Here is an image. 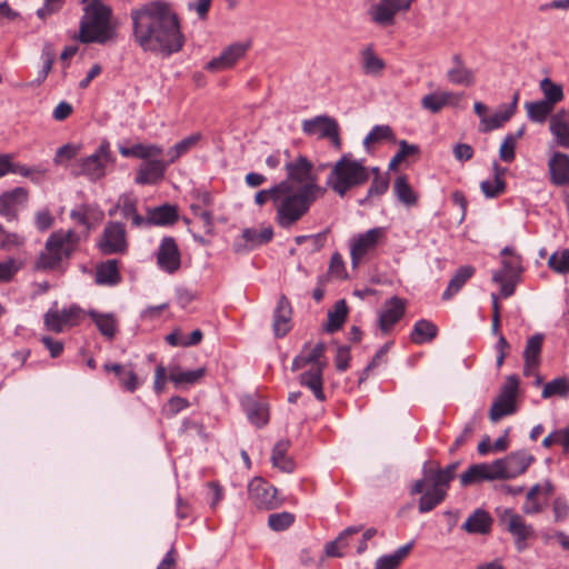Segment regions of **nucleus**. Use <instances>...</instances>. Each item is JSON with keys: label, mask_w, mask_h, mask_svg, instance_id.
<instances>
[{"label": "nucleus", "mask_w": 569, "mask_h": 569, "mask_svg": "<svg viewBox=\"0 0 569 569\" xmlns=\"http://www.w3.org/2000/svg\"><path fill=\"white\" fill-rule=\"evenodd\" d=\"M362 527H349L345 529L336 540L326 545V555L328 557H343V550L349 546V538L360 532Z\"/></svg>", "instance_id": "obj_42"}, {"label": "nucleus", "mask_w": 569, "mask_h": 569, "mask_svg": "<svg viewBox=\"0 0 569 569\" xmlns=\"http://www.w3.org/2000/svg\"><path fill=\"white\" fill-rule=\"evenodd\" d=\"M273 237V230L271 227L257 229H244L242 232V239L244 240V248L253 249L260 244L271 241Z\"/></svg>", "instance_id": "obj_49"}, {"label": "nucleus", "mask_w": 569, "mask_h": 569, "mask_svg": "<svg viewBox=\"0 0 569 569\" xmlns=\"http://www.w3.org/2000/svg\"><path fill=\"white\" fill-rule=\"evenodd\" d=\"M460 98L459 94L451 91H435L426 94L421 99V106L431 113H438L445 107L456 106L460 101Z\"/></svg>", "instance_id": "obj_29"}, {"label": "nucleus", "mask_w": 569, "mask_h": 569, "mask_svg": "<svg viewBox=\"0 0 569 569\" xmlns=\"http://www.w3.org/2000/svg\"><path fill=\"white\" fill-rule=\"evenodd\" d=\"M89 316L92 319V321L96 323L99 332L103 337H106L109 340L114 338L117 330H118V323H117V320L113 317V315L90 311Z\"/></svg>", "instance_id": "obj_45"}, {"label": "nucleus", "mask_w": 569, "mask_h": 569, "mask_svg": "<svg viewBox=\"0 0 569 569\" xmlns=\"http://www.w3.org/2000/svg\"><path fill=\"white\" fill-rule=\"evenodd\" d=\"M519 388V379L516 376H509L500 389L498 397L491 405L489 418L492 422H497L506 416L512 415L517 410V393Z\"/></svg>", "instance_id": "obj_11"}, {"label": "nucleus", "mask_w": 569, "mask_h": 569, "mask_svg": "<svg viewBox=\"0 0 569 569\" xmlns=\"http://www.w3.org/2000/svg\"><path fill=\"white\" fill-rule=\"evenodd\" d=\"M525 109L531 121L542 123L549 116H552L555 107L542 99L539 101L526 102Z\"/></svg>", "instance_id": "obj_48"}, {"label": "nucleus", "mask_w": 569, "mask_h": 569, "mask_svg": "<svg viewBox=\"0 0 569 569\" xmlns=\"http://www.w3.org/2000/svg\"><path fill=\"white\" fill-rule=\"evenodd\" d=\"M518 101V93L515 96L513 101L510 106L506 107L505 110H500L490 117H482L480 130L488 132L502 127L513 116Z\"/></svg>", "instance_id": "obj_32"}, {"label": "nucleus", "mask_w": 569, "mask_h": 569, "mask_svg": "<svg viewBox=\"0 0 569 569\" xmlns=\"http://www.w3.org/2000/svg\"><path fill=\"white\" fill-rule=\"evenodd\" d=\"M79 244V236L72 230H57L46 241L43 250L34 261L41 271H58L70 259Z\"/></svg>", "instance_id": "obj_6"}, {"label": "nucleus", "mask_w": 569, "mask_h": 569, "mask_svg": "<svg viewBox=\"0 0 569 569\" xmlns=\"http://www.w3.org/2000/svg\"><path fill=\"white\" fill-rule=\"evenodd\" d=\"M84 319V312L77 306H71L62 310L50 309L43 317L47 330L60 333L68 328L78 326Z\"/></svg>", "instance_id": "obj_12"}, {"label": "nucleus", "mask_w": 569, "mask_h": 569, "mask_svg": "<svg viewBox=\"0 0 569 569\" xmlns=\"http://www.w3.org/2000/svg\"><path fill=\"white\" fill-rule=\"evenodd\" d=\"M201 138V133H192L172 146L167 152L169 162L171 164L177 162L182 156L193 149L200 142Z\"/></svg>", "instance_id": "obj_46"}, {"label": "nucleus", "mask_w": 569, "mask_h": 569, "mask_svg": "<svg viewBox=\"0 0 569 569\" xmlns=\"http://www.w3.org/2000/svg\"><path fill=\"white\" fill-rule=\"evenodd\" d=\"M506 168H502L497 162L493 163V179L485 180L481 182L480 188L487 198H496L502 194L506 190Z\"/></svg>", "instance_id": "obj_34"}, {"label": "nucleus", "mask_w": 569, "mask_h": 569, "mask_svg": "<svg viewBox=\"0 0 569 569\" xmlns=\"http://www.w3.org/2000/svg\"><path fill=\"white\" fill-rule=\"evenodd\" d=\"M103 369L107 372L114 373L119 383L128 391L133 392L139 387V379L136 372L131 368H127L126 366L119 363H106Z\"/></svg>", "instance_id": "obj_35"}, {"label": "nucleus", "mask_w": 569, "mask_h": 569, "mask_svg": "<svg viewBox=\"0 0 569 569\" xmlns=\"http://www.w3.org/2000/svg\"><path fill=\"white\" fill-rule=\"evenodd\" d=\"M453 67L448 70V80L458 86L471 87L476 82L475 72L468 68L461 57L457 53L452 57Z\"/></svg>", "instance_id": "obj_31"}, {"label": "nucleus", "mask_w": 569, "mask_h": 569, "mask_svg": "<svg viewBox=\"0 0 569 569\" xmlns=\"http://www.w3.org/2000/svg\"><path fill=\"white\" fill-rule=\"evenodd\" d=\"M369 179V171L361 161L350 154L342 156L331 168L327 178V186L340 197Z\"/></svg>", "instance_id": "obj_7"}, {"label": "nucleus", "mask_w": 569, "mask_h": 569, "mask_svg": "<svg viewBox=\"0 0 569 569\" xmlns=\"http://www.w3.org/2000/svg\"><path fill=\"white\" fill-rule=\"evenodd\" d=\"M501 521L515 538L517 549L519 551L526 549V541L535 536L533 528L527 525L520 515L509 509L501 516Z\"/></svg>", "instance_id": "obj_18"}, {"label": "nucleus", "mask_w": 569, "mask_h": 569, "mask_svg": "<svg viewBox=\"0 0 569 569\" xmlns=\"http://www.w3.org/2000/svg\"><path fill=\"white\" fill-rule=\"evenodd\" d=\"M247 415L249 420L257 427L267 425L269 420V412L266 405L260 402H249L247 406Z\"/></svg>", "instance_id": "obj_54"}, {"label": "nucleus", "mask_w": 569, "mask_h": 569, "mask_svg": "<svg viewBox=\"0 0 569 569\" xmlns=\"http://www.w3.org/2000/svg\"><path fill=\"white\" fill-rule=\"evenodd\" d=\"M29 191L26 188L17 187L0 194V214L12 221L18 217L19 209L27 203Z\"/></svg>", "instance_id": "obj_22"}, {"label": "nucleus", "mask_w": 569, "mask_h": 569, "mask_svg": "<svg viewBox=\"0 0 569 569\" xmlns=\"http://www.w3.org/2000/svg\"><path fill=\"white\" fill-rule=\"evenodd\" d=\"M446 498V492L436 491L430 489L425 492V495L420 498L419 501V510L420 512H429L436 506H438Z\"/></svg>", "instance_id": "obj_60"}, {"label": "nucleus", "mask_w": 569, "mask_h": 569, "mask_svg": "<svg viewBox=\"0 0 569 569\" xmlns=\"http://www.w3.org/2000/svg\"><path fill=\"white\" fill-rule=\"evenodd\" d=\"M387 232V228L376 227L353 236L350 240L352 264L358 266L366 256L373 253L379 246L383 244Z\"/></svg>", "instance_id": "obj_10"}, {"label": "nucleus", "mask_w": 569, "mask_h": 569, "mask_svg": "<svg viewBox=\"0 0 569 569\" xmlns=\"http://www.w3.org/2000/svg\"><path fill=\"white\" fill-rule=\"evenodd\" d=\"M496 479H501L497 460L491 463L473 465L460 477L462 486H469L476 482Z\"/></svg>", "instance_id": "obj_25"}, {"label": "nucleus", "mask_w": 569, "mask_h": 569, "mask_svg": "<svg viewBox=\"0 0 569 569\" xmlns=\"http://www.w3.org/2000/svg\"><path fill=\"white\" fill-rule=\"evenodd\" d=\"M291 306L286 296H281L273 315V332L276 337H284L291 330Z\"/></svg>", "instance_id": "obj_30"}, {"label": "nucleus", "mask_w": 569, "mask_h": 569, "mask_svg": "<svg viewBox=\"0 0 569 569\" xmlns=\"http://www.w3.org/2000/svg\"><path fill=\"white\" fill-rule=\"evenodd\" d=\"M548 169L552 184L558 187L569 184V156L567 153L553 152L548 161Z\"/></svg>", "instance_id": "obj_26"}, {"label": "nucleus", "mask_w": 569, "mask_h": 569, "mask_svg": "<svg viewBox=\"0 0 569 569\" xmlns=\"http://www.w3.org/2000/svg\"><path fill=\"white\" fill-rule=\"evenodd\" d=\"M207 372L204 367L197 370L181 371L179 368H173L170 371L169 379L174 383L192 385L201 380Z\"/></svg>", "instance_id": "obj_52"}, {"label": "nucleus", "mask_w": 569, "mask_h": 569, "mask_svg": "<svg viewBox=\"0 0 569 569\" xmlns=\"http://www.w3.org/2000/svg\"><path fill=\"white\" fill-rule=\"evenodd\" d=\"M137 203L138 200L133 194H123L119 198L117 207L126 219H131L133 227H146L147 220L138 213Z\"/></svg>", "instance_id": "obj_33"}, {"label": "nucleus", "mask_w": 569, "mask_h": 569, "mask_svg": "<svg viewBox=\"0 0 569 569\" xmlns=\"http://www.w3.org/2000/svg\"><path fill=\"white\" fill-rule=\"evenodd\" d=\"M248 495L258 508L273 509L279 506L277 489L261 478H254L249 482Z\"/></svg>", "instance_id": "obj_19"}, {"label": "nucleus", "mask_w": 569, "mask_h": 569, "mask_svg": "<svg viewBox=\"0 0 569 569\" xmlns=\"http://www.w3.org/2000/svg\"><path fill=\"white\" fill-rule=\"evenodd\" d=\"M362 70L366 74L380 76L386 68L385 61L376 53L373 46H367L360 52Z\"/></svg>", "instance_id": "obj_38"}, {"label": "nucleus", "mask_w": 569, "mask_h": 569, "mask_svg": "<svg viewBox=\"0 0 569 569\" xmlns=\"http://www.w3.org/2000/svg\"><path fill=\"white\" fill-rule=\"evenodd\" d=\"M127 233L120 222H109L99 240V248L104 254L122 253L127 250Z\"/></svg>", "instance_id": "obj_17"}, {"label": "nucleus", "mask_w": 569, "mask_h": 569, "mask_svg": "<svg viewBox=\"0 0 569 569\" xmlns=\"http://www.w3.org/2000/svg\"><path fill=\"white\" fill-rule=\"evenodd\" d=\"M289 447L288 440H280L274 445L271 456L273 467L284 472H291L295 469V462L287 456Z\"/></svg>", "instance_id": "obj_41"}, {"label": "nucleus", "mask_w": 569, "mask_h": 569, "mask_svg": "<svg viewBox=\"0 0 569 569\" xmlns=\"http://www.w3.org/2000/svg\"><path fill=\"white\" fill-rule=\"evenodd\" d=\"M413 542L400 547L395 553L380 557L376 561L375 569H397L402 560L410 553Z\"/></svg>", "instance_id": "obj_50"}, {"label": "nucleus", "mask_w": 569, "mask_h": 569, "mask_svg": "<svg viewBox=\"0 0 569 569\" xmlns=\"http://www.w3.org/2000/svg\"><path fill=\"white\" fill-rule=\"evenodd\" d=\"M116 38L112 10L101 0H92L83 9L78 39L82 43H106Z\"/></svg>", "instance_id": "obj_5"}, {"label": "nucleus", "mask_w": 569, "mask_h": 569, "mask_svg": "<svg viewBox=\"0 0 569 569\" xmlns=\"http://www.w3.org/2000/svg\"><path fill=\"white\" fill-rule=\"evenodd\" d=\"M280 190V182L270 189L260 190L256 193L254 201L261 207L271 200L276 211V223L282 229H290L296 226L300 219L295 208L291 206V202L286 200V193Z\"/></svg>", "instance_id": "obj_8"}, {"label": "nucleus", "mask_w": 569, "mask_h": 569, "mask_svg": "<svg viewBox=\"0 0 569 569\" xmlns=\"http://www.w3.org/2000/svg\"><path fill=\"white\" fill-rule=\"evenodd\" d=\"M456 472L457 463L449 465L445 469L438 467L428 468L425 470V480L431 489L447 493V489L455 479Z\"/></svg>", "instance_id": "obj_27"}, {"label": "nucleus", "mask_w": 569, "mask_h": 569, "mask_svg": "<svg viewBox=\"0 0 569 569\" xmlns=\"http://www.w3.org/2000/svg\"><path fill=\"white\" fill-rule=\"evenodd\" d=\"M71 218L88 230L94 228L103 219V212L92 206H80L71 211Z\"/></svg>", "instance_id": "obj_36"}, {"label": "nucleus", "mask_w": 569, "mask_h": 569, "mask_svg": "<svg viewBox=\"0 0 569 569\" xmlns=\"http://www.w3.org/2000/svg\"><path fill=\"white\" fill-rule=\"evenodd\" d=\"M399 151L395 154L389 163L390 170H397L399 164L410 156L419 153V148L416 144H409L406 140L399 142Z\"/></svg>", "instance_id": "obj_58"}, {"label": "nucleus", "mask_w": 569, "mask_h": 569, "mask_svg": "<svg viewBox=\"0 0 569 569\" xmlns=\"http://www.w3.org/2000/svg\"><path fill=\"white\" fill-rule=\"evenodd\" d=\"M325 350L326 347L323 342H308L293 359L291 367L292 371L306 369V371L300 375L299 382L309 388L319 401L326 400L322 375L328 366V361L325 356Z\"/></svg>", "instance_id": "obj_3"}, {"label": "nucleus", "mask_w": 569, "mask_h": 569, "mask_svg": "<svg viewBox=\"0 0 569 569\" xmlns=\"http://www.w3.org/2000/svg\"><path fill=\"white\" fill-rule=\"evenodd\" d=\"M540 90L543 93V100L549 102L553 107L563 100L562 87L553 82L549 78H545L541 80Z\"/></svg>", "instance_id": "obj_53"}, {"label": "nucleus", "mask_w": 569, "mask_h": 569, "mask_svg": "<svg viewBox=\"0 0 569 569\" xmlns=\"http://www.w3.org/2000/svg\"><path fill=\"white\" fill-rule=\"evenodd\" d=\"M438 335L437 326L426 319L418 320L410 335L411 342L422 345L433 340Z\"/></svg>", "instance_id": "obj_40"}, {"label": "nucleus", "mask_w": 569, "mask_h": 569, "mask_svg": "<svg viewBox=\"0 0 569 569\" xmlns=\"http://www.w3.org/2000/svg\"><path fill=\"white\" fill-rule=\"evenodd\" d=\"M392 138V130L389 126H376L370 133L365 139V144L369 147L370 144L378 143L382 140H388Z\"/></svg>", "instance_id": "obj_63"}, {"label": "nucleus", "mask_w": 569, "mask_h": 569, "mask_svg": "<svg viewBox=\"0 0 569 569\" xmlns=\"http://www.w3.org/2000/svg\"><path fill=\"white\" fill-rule=\"evenodd\" d=\"M178 218L177 208L170 204H163L149 211L147 226L150 224H171Z\"/></svg>", "instance_id": "obj_44"}, {"label": "nucleus", "mask_w": 569, "mask_h": 569, "mask_svg": "<svg viewBox=\"0 0 569 569\" xmlns=\"http://www.w3.org/2000/svg\"><path fill=\"white\" fill-rule=\"evenodd\" d=\"M130 16L134 41L142 50L169 56L182 49L184 39L171 3L151 1L132 10Z\"/></svg>", "instance_id": "obj_1"}, {"label": "nucleus", "mask_w": 569, "mask_h": 569, "mask_svg": "<svg viewBox=\"0 0 569 569\" xmlns=\"http://www.w3.org/2000/svg\"><path fill=\"white\" fill-rule=\"evenodd\" d=\"M517 138L513 134H508L499 149V157L505 162H512L516 158Z\"/></svg>", "instance_id": "obj_62"}, {"label": "nucleus", "mask_w": 569, "mask_h": 569, "mask_svg": "<svg viewBox=\"0 0 569 569\" xmlns=\"http://www.w3.org/2000/svg\"><path fill=\"white\" fill-rule=\"evenodd\" d=\"M492 518L481 509L476 510L463 523L462 528L469 533L486 535L491 530Z\"/></svg>", "instance_id": "obj_37"}, {"label": "nucleus", "mask_w": 569, "mask_h": 569, "mask_svg": "<svg viewBox=\"0 0 569 569\" xmlns=\"http://www.w3.org/2000/svg\"><path fill=\"white\" fill-rule=\"evenodd\" d=\"M113 162L114 159L111 154L110 146L104 141L93 154L82 159L80 172L90 180L97 181L106 176L107 168L113 164Z\"/></svg>", "instance_id": "obj_13"}, {"label": "nucleus", "mask_w": 569, "mask_h": 569, "mask_svg": "<svg viewBox=\"0 0 569 569\" xmlns=\"http://www.w3.org/2000/svg\"><path fill=\"white\" fill-rule=\"evenodd\" d=\"M533 461L535 458L527 452H516L503 459H498L497 463L500 478H515L523 473Z\"/></svg>", "instance_id": "obj_23"}, {"label": "nucleus", "mask_w": 569, "mask_h": 569, "mask_svg": "<svg viewBox=\"0 0 569 569\" xmlns=\"http://www.w3.org/2000/svg\"><path fill=\"white\" fill-rule=\"evenodd\" d=\"M412 0H379L372 4L368 14L372 22L380 27L395 24L396 16L401 11H408Z\"/></svg>", "instance_id": "obj_14"}, {"label": "nucleus", "mask_w": 569, "mask_h": 569, "mask_svg": "<svg viewBox=\"0 0 569 569\" xmlns=\"http://www.w3.org/2000/svg\"><path fill=\"white\" fill-rule=\"evenodd\" d=\"M24 243V238L16 232H8L2 226H0V249L12 250L20 248Z\"/></svg>", "instance_id": "obj_61"}, {"label": "nucleus", "mask_w": 569, "mask_h": 569, "mask_svg": "<svg viewBox=\"0 0 569 569\" xmlns=\"http://www.w3.org/2000/svg\"><path fill=\"white\" fill-rule=\"evenodd\" d=\"M250 48V42H236L224 48L221 53L206 64L209 72H221L233 68Z\"/></svg>", "instance_id": "obj_16"}, {"label": "nucleus", "mask_w": 569, "mask_h": 569, "mask_svg": "<svg viewBox=\"0 0 569 569\" xmlns=\"http://www.w3.org/2000/svg\"><path fill=\"white\" fill-rule=\"evenodd\" d=\"M542 342L543 336L540 333L533 335L528 339L523 351V372L526 376H537V370L540 365Z\"/></svg>", "instance_id": "obj_28"}, {"label": "nucleus", "mask_w": 569, "mask_h": 569, "mask_svg": "<svg viewBox=\"0 0 569 569\" xmlns=\"http://www.w3.org/2000/svg\"><path fill=\"white\" fill-rule=\"evenodd\" d=\"M569 393V380L566 378H557L550 382H547L542 390L543 398H550L553 396L565 397Z\"/></svg>", "instance_id": "obj_56"}, {"label": "nucleus", "mask_w": 569, "mask_h": 569, "mask_svg": "<svg viewBox=\"0 0 569 569\" xmlns=\"http://www.w3.org/2000/svg\"><path fill=\"white\" fill-rule=\"evenodd\" d=\"M10 172L30 178L33 182H39L43 179L46 170L41 168H29L24 164L17 163L11 160Z\"/></svg>", "instance_id": "obj_59"}, {"label": "nucleus", "mask_w": 569, "mask_h": 569, "mask_svg": "<svg viewBox=\"0 0 569 569\" xmlns=\"http://www.w3.org/2000/svg\"><path fill=\"white\" fill-rule=\"evenodd\" d=\"M348 307L345 300H339L335 309L328 313L327 331L335 332L339 330L347 319Z\"/></svg>", "instance_id": "obj_51"}, {"label": "nucleus", "mask_w": 569, "mask_h": 569, "mask_svg": "<svg viewBox=\"0 0 569 569\" xmlns=\"http://www.w3.org/2000/svg\"><path fill=\"white\" fill-rule=\"evenodd\" d=\"M549 131L558 147L569 149V108L560 109L550 117Z\"/></svg>", "instance_id": "obj_24"}, {"label": "nucleus", "mask_w": 569, "mask_h": 569, "mask_svg": "<svg viewBox=\"0 0 569 569\" xmlns=\"http://www.w3.org/2000/svg\"><path fill=\"white\" fill-rule=\"evenodd\" d=\"M539 492H540L539 486H535L528 491V493L526 496V500L522 506V511L525 513L536 515L542 510L545 502L539 499V497H538Z\"/></svg>", "instance_id": "obj_55"}, {"label": "nucleus", "mask_w": 569, "mask_h": 569, "mask_svg": "<svg viewBox=\"0 0 569 569\" xmlns=\"http://www.w3.org/2000/svg\"><path fill=\"white\" fill-rule=\"evenodd\" d=\"M548 266L557 273L569 272V249L557 251L549 257Z\"/></svg>", "instance_id": "obj_57"}, {"label": "nucleus", "mask_w": 569, "mask_h": 569, "mask_svg": "<svg viewBox=\"0 0 569 569\" xmlns=\"http://www.w3.org/2000/svg\"><path fill=\"white\" fill-rule=\"evenodd\" d=\"M502 268L492 276V281L500 284V295L508 298L513 295L516 281L522 271L521 257L512 248L506 247L502 251Z\"/></svg>", "instance_id": "obj_9"}, {"label": "nucleus", "mask_w": 569, "mask_h": 569, "mask_svg": "<svg viewBox=\"0 0 569 569\" xmlns=\"http://www.w3.org/2000/svg\"><path fill=\"white\" fill-rule=\"evenodd\" d=\"M119 152L126 158L144 160L139 166L134 178V182L140 186H153L161 182L167 168L171 164L168 159L159 158L162 156L163 149L156 143H136L131 147H120Z\"/></svg>", "instance_id": "obj_4"}, {"label": "nucleus", "mask_w": 569, "mask_h": 569, "mask_svg": "<svg viewBox=\"0 0 569 569\" xmlns=\"http://www.w3.org/2000/svg\"><path fill=\"white\" fill-rule=\"evenodd\" d=\"M475 274V268L472 266H461L457 269L456 273L451 278L447 289L442 295L443 300H449L456 296L465 283Z\"/></svg>", "instance_id": "obj_39"}, {"label": "nucleus", "mask_w": 569, "mask_h": 569, "mask_svg": "<svg viewBox=\"0 0 569 569\" xmlns=\"http://www.w3.org/2000/svg\"><path fill=\"white\" fill-rule=\"evenodd\" d=\"M118 261L107 260L97 267L96 281L99 284L113 286L120 281Z\"/></svg>", "instance_id": "obj_43"}, {"label": "nucleus", "mask_w": 569, "mask_h": 569, "mask_svg": "<svg viewBox=\"0 0 569 569\" xmlns=\"http://www.w3.org/2000/svg\"><path fill=\"white\" fill-rule=\"evenodd\" d=\"M293 520V516L289 512L272 513L269 516L268 523L271 529L281 531L289 528Z\"/></svg>", "instance_id": "obj_64"}, {"label": "nucleus", "mask_w": 569, "mask_h": 569, "mask_svg": "<svg viewBox=\"0 0 569 569\" xmlns=\"http://www.w3.org/2000/svg\"><path fill=\"white\" fill-rule=\"evenodd\" d=\"M407 300L400 297L388 299L379 313V328L383 332H389L405 316Z\"/></svg>", "instance_id": "obj_21"}, {"label": "nucleus", "mask_w": 569, "mask_h": 569, "mask_svg": "<svg viewBox=\"0 0 569 569\" xmlns=\"http://www.w3.org/2000/svg\"><path fill=\"white\" fill-rule=\"evenodd\" d=\"M393 191L398 200L403 204L412 207L418 203V194L410 186L407 176H400L396 179Z\"/></svg>", "instance_id": "obj_47"}, {"label": "nucleus", "mask_w": 569, "mask_h": 569, "mask_svg": "<svg viewBox=\"0 0 569 569\" xmlns=\"http://www.w3.org/2000/svg\"><path fill=\"white\" fill-rule=\"evenodd\" d=\"M157 263L161 270L168 273H174L180 269L181 253L173 238L162 239L157 252Z\"/></svg>", "instance_id": "obj_20"}, {"label": "nucleus", "mask_w": 569, "mask_h": 569, "mask_svg": "<svg viewBox=\"0 0 569 569\" xmlns=\"http://www.w3.org/2000/svg\"><path fill=\"white\" fill-rule=\"evenodd\" d=\"M287 179L280 182V191L286 193V200L291 202L301 220L310 210L325 189L318 183L313 163L306 157L299 156L286 164Z\"/></svg>", "instance_id": "obj_2"}, {"label": "nucleus", "mask_w": 569, "mask_h": 569, "mask_svg": "<svg viewBox=\"0 0 569 569\" xmlns=\"http://www.w3.org/2000/svg\"><path fill=\"white\" fill-rule=\"evenodd\" d=\"M302 130L308 136L318 134L320 138H327L335 148H341L339 124L336 119L328 116H318L302 122Z\"/></svg>", "instance_id": "obj_15"}]
</instances>
